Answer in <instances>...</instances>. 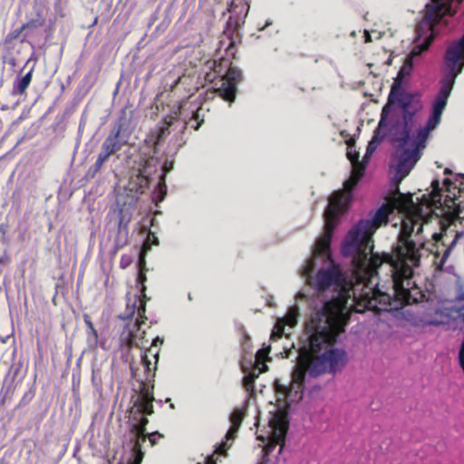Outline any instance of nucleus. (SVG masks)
<instances>
[{"instance_id": "20", "label": "nucleus", "mask_w": 464, "mask_h": 464, "mask_svg": "<svg viewBox=\"0 0 464 464\" xmlns=\"http://www.w3.org/2000/svg\"><path fill=\"white\" fill-rule=\"evenodd\" d=\"M184 103H185V101H183L182 102L179 103V105L178 107V111H174L173 116H169V119H165L166 125L160 129V133L158 134V137H157L158 142H160V140L164 136L165 132L169 130V126H171L173 121L176 120L178 118V116L181 113V110L183 108Z\"/></svg>"}, {"instance_id": "15", "label": "nucleus", "mask_w": 464, "mask_h": 464, "mask_svg": "<svg viewBox=\"0 0 464 464\" xmlns=\"http://www.w3.org/2000/svg\"><path fill=\"white\" fill-rule=\"evenodd\" d=\"M267 352L265 349L258 350L256 353L255 358L256 367L258 368V373L252 372H246V370L244 369L245 376L243 379V384L247 392H254V382L256 378L258 376L260 372H266L267 370V366L265 364V358Z\"/></svg>"}, {"instance_id": "9", "label": "nucleus", "mask_w": 464, "mask_h": 464, "mask_svg": "<svg viewBox=\"0 0 464 464\" xmlns=\"http://www.w3.org/2000/svg\"><path fill=\"white\" fill-rule=\"evenodd\" d=\"M395 102H398L403 111V139L402 142L405 143L409 139L412 128V117L421 108V103L417 95L410 92L397 93Z\"/></svg>"}, {"instance_id": "4", "label": "nucleus", "mask_w": 464, "mask_h": 464, "mask_svg": "<svg viewBox=\"0 0 464 464\" xmlns=\"http://www.w3.org/2000/svg\"><path fill=\"white\" fill-rule=\"evenodd\" d=\"M450 10V0H430V2L426 4L424 10L420 12L422 16L417 26L418 38L427 34H429V35L426 36L421 44L415 46L411 51L399 71L397 77L394 79L389 93L388 102L382 111L380 127L383 125L391 111L392 105L395 102V98L397 93L401 91L403 78L411 73L413 69V58L429 48L433 40V29L435 24H438Z\"/></svg>"}, {"instance_id": "23", "label": "nucleus", "mask_w": 464, "mask_h": 464, "mask_svg": "<svg viewBox=\"0 0 464 464\" xmlns=\"http://www.w3.org/2000/svg\"><path fill=\"white\" fill-rule=\"evenodd\" d=\"M150 245H154V246L160 245L158 237L156 236V234L154 232H151V231L149 232L147 240L144 243L143 247H142V252L146 253V252L150 251Z\"/></svg>"}, {"instance_id": "24", "label": "nucleus", "mask_w": 464, "mask_h": 464, "mask_svg": "<svg viewBox=\"0 0 464 464\" xmlns=\"http://www.w3.org/2000/svg\"><path fill=\"white\" fill-rule=\"evenodd\" d=\"M450 316H451L453 319H459L464 322V304L459 307L450 308Z\"/></svg>"}, {"instance_id": "3", "label": "nucleus", "mask_w": 464, "mask_h": 464, "mask_svg": "<svg viewBox=\"0 0 464 464\" xmlns=\"http://www.w3.org/2000/svg\"><path fill=\"white\" fill-rule=\"evenodd\" d=\"M445 63L449 72L441 81V87L432 106V115L424 127L418 130L412 139L411 134L405 143L402 142L403 133L396 138L401 150L395 168L396 175L393 182L398 185L405 179L421 157V151L426 148L427 140L431 130L440 124L441 115L447 106L457 77L464 69V34L456 43L450 45L446 51Z\"/></svg>"}, {"instance_id": "26", "label": "nucleus", "mask_w": 464, "mask_h": 464, "mask_svg": "<svg viewBox=\"0 0 464 464\" xmlns=\"http://www.w3.org/2000/svg\"><path fill=\"white\" fill-rule=\"evenodd\" d=\"M174 168V163L172 161H166L163 165V175L161 177L162 181H164L167 173L170 172Z\"/></svg>"}, {"instance_id": "8", "label": "nucleus", "mask_w": 464, "mask_h": 464, "mask_svg": "<svg viewBox=\"0 0 464 464\" xmlns=\"http://www.w3.org/2000/svg\"><path fill=\"white\" fill-rule=\"evenodd\" d=\"M131 132V116L128 115L125 110H121L117 121L103 141L102 149L113 154L121 146L128 143Z\"/></svg>"}, {"instance_id": "13", "label": "nucleus", "mask_w": 464, "mask_h": 464, "mask_svg": "<svg viewBox=\"0 0 464 464\" xmlns=\"http://www.w3.org/2000/svg\"><path fill=\"white\" fill-rule=\"evenodd\" d=\"M226 78L227 82L222 83L219 92L225 101H228L231 103L236 98V83L241 79V72L235 68H229Z\"/></svg>"}, {"instance_id": "41", "label": "nucleus", "mask_w": 464, "mask_h": 464, "mask_svg": "<svg viewBox=\"0 0 464 464\" xmlns=\"http://www.w3.org/2000/svg\"><path fill=\"white\" fill-rule=\"evenodd\" d=\"M199 126H200V123L198 124V126L196 127V130H198Z\"/></svg>"}, {"instance_id": "5", "label": "nucleus", "mask_w": 464, "mask_h": 464, "mask_svg": "<svg viewBox=\"0 0 464 464\" xmlns=\"http://www.w3.org/2000/svg\"><path fill=\"white\" fill-rule=\"evenodd\" d=\"M293 368L291 382L289 384L281 382L279 380L275 382V389L279 397V401H284L282 406H277L274 411H270L269 427L271 429L267 443L263 448L264 455H269L276 445H280L279 453L283 451L285 435L288 430V408L293 402H299L304 397V379L296 382L294 379L297 369V362Z\"/></svg>"}, {"instance_id": "32", "label": "nucleus", "mask_w": 464, "mask_h": 464, "mask_svg": "<svg viewBox=\"0 0 464 464\" xmlns=\"http://www.w3.org/2000/svg\"><path fill=\"white\" fill-rule=\"evenodd\" d=\"M206 464H216V459H214V456H208L205 459Z\"/></svg>"}, {"instance_id": "1", "label": "nucleus", "mask_w": 464, "mask_h": 464, "mask_svg": "<svg viewBox=\"0 0 464 464\" xmlns=\"http://www.w3.org/2000/svg\"><path fill=\"white\" fill-rule=\"evenodd\" d=\"M324 231L315 241L312 256L301 267V276L307 285L319 291L334 286L337 295L325 301L304 323L298 349L290 340L283 347L285 356L294 355V361L297 362L294 379L299 383L306 374L317 377L343 369L346 353L334 345L338 335L344 332L352 312L380 313L410 304L403 298L407 293L398 285L393 287L388 277L370 262L357 266L354 256H347L352 258L353 276L349 281L345 278L330 255L333 231L341 216L336 215L335 203L324 210Z\"/></svg>"}, {"instance_id": "37", "label": "nucleus", "mask_w": 464, "mask_h": 464, "mask_svg": "<svg viewBox=\"0 0 464 464\" xmlns=\"http://www.w3.org/2000/svg\"><path fill=\"white\" fill-rule=\"evenodd\" d=\"M258 439H259L260 440H262L263 442H265V441H266V439H265L264 437H262V436H259V437H258Z\"/></svg>"}, {"instance_id": "12", "label": "nucleus", "mask_w": 464, "mask_h": 464, "mask_svg": "<svg viewBox=\"0 0 464 464\" xmlns=\"http://www.w3.org/2000/svg\"><path fill=\"white\" fill-rule=\"evenodd\" d=\"M431 186L432 191L429 195L423 194L420 198H417V200H420V204L415 202V204L420 208V209H421L423 213V218H421L420 221L423 223V227L431 218L430 214L431 207L436 206L437 204H441V195L439 180H433Z\"/></svg>"}, {"instance_id": "33", "label": "nucleus", "mask_w": 464, "mask_h": 464, "mask_svg": "<svg viewBox=\"0 0 464 464\" xmlns=\"http://www.w3.org/2000/svg\"><path fill=\"white\" fill-rule=\"evenodd\" d=\"M142 360H143V363L145 364V366H146L147 368H149V367H150V360H149V358H148V356H147L146 354H144V355L142 356Z\"/></svg>"}, {"instance_id": "34", "label": "nucleus", "mask_w": 464, "mask_h": 464, "mask_svg": "<svg viewBox=\"0 0 464 464\" xmlns=\"http://www.w3.org/2000/svg\"><path fill=\"white\" fill-rule=\"evenodd\" d=\"M364 34H365V42H367V43L372 42V38H371L369 32L365 31Z\"/></svg>"}, {"instance_id": "6", "label": "nucleus", "mask_w": 464, "mask_h": 464, "mask_svg": "<svg viewBox=\"0 0 464 464\" xmlns=\"http://www.w3.org/2000/svg\"><path fill=\"white\" fill-rule=\"evenodd\" d=\"M346 155L352 164V174L349 179L343 182V188L336 190L331 195L325 208L330 209L332 204L335 203L336 215H342L347 210L352 201V190L364 174L365 161L360 160V153L357 151L353 143L348 142Z\"/></svg>"}, {"instance_id": "38", "label": "nucleus", "mask_w": 464, "mask_h": 464, "mask_svg": "<svg viewBox=\"0 0 464 464\" xmlns=\"http://www.w3.org/2000/svg\"><path fill=\"white\" fill-rule=\"evenodd\" d=\"M156 360L158 361V358H159V352H156V353L154 354Z\"/></svg>"}, {"instance_id": "14", "label": "nucleus", "mask_w": 464, "mask_h": 464, "mask_svg": "<svg viewBox=\"0 0 464 464\" xmlns=\"http://www.w3.org/2000/svg\"><path fill=\"white\" fill-rule=\"evenodd\" d=\"M244 413L240 410H237L233 412L231 416V421L232 425L226 434L225 440H222L217 447L215 452L219 455H226L227 449L230 445H228V442L230 440H234L237 432L238 431L242 420H243Z\"/></svg>"}, {"instance_id": "25", "label": "nucleus", "mask_w": 464, "mask_h": 464, "mask_svg": "<svg viewBox=\"0 0 464 464\" xmlns=\"http://www.w3.org/2000/svg\"><path fill=\"white\" fill-rule=\"evenodd\" d=\"M87 341L91 346H95L98 343V334L94 327L87 331Z\"/></svg>"}, {"instance_id": "2", "label": "nucleus", "mask_w": 464, "mask_h": 464, "mask_svg": "<svg viewBox=\"0 0 464 464\" xmlns=\"http://www.w3.org/2000/svg\"><path fill=\"white\" fill-rule=\"evenodd\" d=\"M421 209L411 194L398 188L389 204L381 206L370 219L360 220L342 244L343 256H353L355 263L370 262L407 295L404 302L417 304L424 294L412 280L425 252Z\"/></svg>"}, {"instance_id": "30", "label": "nucleus", "mask_w": 464, "mask_h": 464, "mask_svg": "<svg viewBox=\"0 0 464 464\" xmlns=\"http://www.w3.org/2000/svg\"><path fill=\"white\" fill-rule=\"evenodd\" d=\"M457 299L464 301V286L460 287L458 291Z\"/></svg>"}, {"instance_id": "40", "label": "nucleus", "mask_w": 464, "mask_h": 464, "mask_svg": "<svg viewBox=\"0 0 464 464\" xmlns=\"http://www.w3.org/2000/svg\"><path fill=\"white\" fill-rule=\"evenodd\" d=\"M194 117H195L196 119H198V113H197V112H195V113H194Z\"/></svg>"}, {"instance_id": "18", "label": "nucleus", "mask_w": 464, "mask_h": 464, "mask_svg": "<svg viewBox=\"0 0 464 464\" xmlns=\"http://www.w3.org/2000/svg\"><path fill=\"white\" fill-rule=\"evenodd\" d=\"M384 125H385V122L383 123V125L382 127H380V123L378 124V128H377L373 137L372 138L371 141L369 142L365 155H364L363 161H365V163L367 162V160L372 156L373 151L376 150L377 144L379 142H381V140H382V137L380 136V133H381L382 128Z\"/></svg>"}, {"instance_id": "17", "label": "nucleus", "mask_w": 464, "mask_h": 464, "mask_svg": "<svg viewBox=\"0 0 464 464\" xmlns=\"http://www.w3.org/2000/svg\"><path fill=\"white\" fill-rule=\"evenodd\" d=\"M138 299H139V297L137 295H135L133 304H131V306H132L131 312L129 314L128 316L131 315L135 312ZM145 312H146V304L144 301H140V304L137 307L138 318L136 321H137L138 326H140V324H144L145 320L147 319V317L145 316Z\"/></svg>"}, {"instance_id": "39", "label": "nucleus", "mask_w": 464, "mask_h": 464, "mask_svg": "<svg viewBox=\"0 0 464 464\" xmlns=\"http://www.w3.org/2000/svg\"><path fill=\"white\" fill-rule=\"evenodd\" d=\"M445 174H449L450 173V170L449 169H446L445 171H444Z\"/></svg>"}, {"instance_id": "22", "label": "nucleus", "mask_w": 464, "mask_h": 464, "mask_svg": "<svg viewBox=\"0 0 464 464\" xmlns=\"http://www.w3.org/2000/svg\"><path fill=\"white\" fill-rule=\"evenodd\" d=\"M111 155H112V154L110 151H107V150L102 149L101 152L98 155L96 162L94 164V170L95 171L101 170L102 165L110 158Z\"/></svg>"}, {"instance_id": "43", "label": "nucleus", "mask_w": 464, "mask_h": 464, "mask_svg": "<svg viewBox=\"0 0 464 464\" xmlns=\"http://www.w3.org/2000/svg\"><path fill=\"white\" fill-rule=\"evenodd\" d=\"M460 177H461L462 179H464V175H460Z\"/></svg>"}, {"instance_id": "27", "label": "nucleus", "mask_w": 464, "mask_h": 464, "mask_svg": "<svg viewBox=\"0 0 464 464\" xmlns=\"http://www.w3.org/2000/svg\"><path fill=\"white\" fill-rule=\"evenodd\" d=\"M147 437H148L151 446H154L155 444H157L156 437L162 438L163 435L159 433V432H152V433H150V434H146V438Z\"/></svg>"}, {"instance_id": "19", "label": "nucleus", "mask_w": 464, "mask_h": 464, "mask_svg": "<svg viewBox=\"0 0 464 464\" xmlns=\"http://www.w3.org/2000/svg\"><path fill=\"white\" fill-rule=\"evenodd\" d=\"M31 80H32V71L25 73L20 79V81L14 84V92L15 94H19V95L23 94L25 92V90L27 89V87L29 86Z\"/></svg>"}, {"instance_id": "29", "label": "nucleus", "mask_w": 464, "mask_h": 464, "mask_svg": "<svg viewBox=\"0 0 464 464\" xmlns=\"http://www.w3.org/2000/svg\"><path fill=\"white\" fill-rule=\"evenodd\" d=\"M84 323L88 328V330L92 329V327H94L92 322L91 321V318L89 317V315L85 314L84 317Z\"/></svg>"}, {"instance_id": "35", "label": "nucleus", "mask_w": 464, "mask_h": 464, "mask_svg": "<svg viewBox=\"0 0 464 464\" xmlns=\"http://www.w3.org/2000/svg\"><path fill=\"white\" fill-rule=\"evenodd\" d=\"M271 24H272V22H271V21H269V20H267V21L266 22V24H265L262 28H260L259 30H264L266 27H267V26H268V25H270Z\"/></svg>"}, {"instance_id": "16", "label": "nucleus", "mask_w": 464, "mask_h": 464, "mask_svg": "<svg viewBox=\"0 0 464 464\" xmlns=\"http://www.w3.org/2000/svg\"><path fill=\"white\" fill-rule=\"evenodd\" d=\"M136 198V192L133 193L132 189L125 188L123 192L118 194L116 203L120 210L122 211L125 207H131Z\"/></svg>"}, {"instance_id": "36", "label": "nucleus", "mask_w": 464, "mask_h": 464, "mask_svg": "<svg viewBox=\"0 0 464 464\" xmlns=\"http://www.w3.org/2000/svg\"><path fill=\"white\" fill-rule=\"evenodd\" d=\"M444 184H445L446 186H450V185L451 184V181H450L449 179H444Z\"/></svg>"}, {"instance_id": "10", "label": "nucleus", "mask_w": 464, "mask_h": 464, "mask_svg": "<svg viewBox=\"0 0 464 464\" xmlns=\"http://www.w3.org/2000/svg\"><path fill=\"white\" fill-rule=\"evenodd\" d=\"M464 236V231H457L451 225L443 227L440 233H433L432 238L437 246V251L442 252L441 262L444 263L455 247L458 240Z\"/></svg>"}, {"instance_id": "7", "label": "nucleus", "mask_w": 464, "mask_h": 464, "mask_svg": "<svg viewBox=\"0 0 464 464\" xmlns=\"http://www.w3.org/2000/svg\"><path fill=\"white\" fill-rule=\"evenodd\" d=\"M153 394L149 391L141 392L133 401L130 410V420L132 421L133 430L136 432L137 440H146V426L149 423L148 415L154 412L153 410Z\"/></svg>"}, {"instance_id": "31", "label": "nucleus", "mask_w": 464, "mask_h": 464, "mask_svg": "<svg viewBox=\"0 0 464 464\" xmlns=\"http://www.w3.org/2000/svg\"><path fill=\"white\" fill-rule=\"evenodd\" d=\"M163 343V339L157 336L153 342H152V344L155 345V346H158V345H161Z\"/></svg>"}, {"instance_id": "42", "label": "nucleus", "mask_w": 464, "mask_h": 464, "mask_svg": "<svg viewBox=\"0 0 464 464\" xmlns=\"http://www.w3.org/2000/svg\"><path fill=\"white\" fill-rule=\"evenodd\" d=\"M130 298H128V305H130Z\"/></svg>"}, {"instance_id": "21", "label": "nucleus", "mask_w": 464, "mask_h": 464, "mask_svg": "<svg viewBox=\"0 0 464 464\" xmlns=\"http://www.w3.org/2000/svg\"><path fill=\"white\" fill-rule=\"evenodd\" d=\"M141 440H137L133 447V459L130 464H140L143 458L144 452L141 450Z\"/></svg>"}, {"instance_id": "11", "label": "nucleus", "mask_w": 464, "mask_h": 464, "mask_svg": "<svg viewBox=\"0 0 464 464\" xmlns=\"http://www.w3.org/2000/svg\"><path fill=\"white\" fill-rule=\"evenodd\" d=\"M300 308L297 304L291 306L284 317L276 318L274 329L272 330L270 340L275 343L279 338L288 336L285 328H295L300 319Z\"/></svg>"}, {"instance_id": "28", "label": "nucleus", "mask_w": 464, "mask_h": 464, "mask_svg": "<svg viewBox=\"0 0 464 464\" xmlns=\"http://www.w3.org/2000/svg\"><path fill=\"white\" fill-rule=\"evenodd\" d=\"M295 299H296L297 302H301L303 300L309 301L308 295L304 291H300L296 295Z\"/></svg>"}]
</instances>
